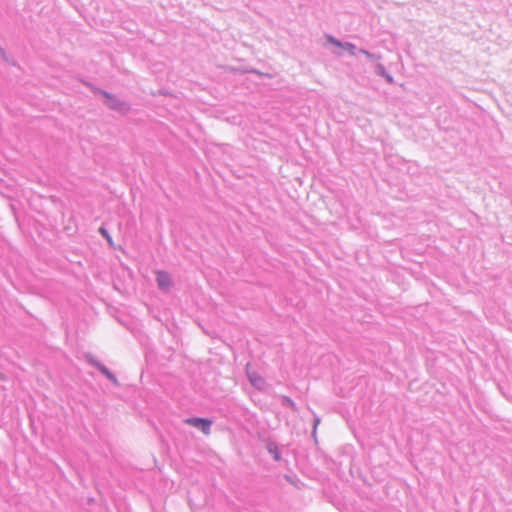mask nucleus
Wrapping results in <instances>:
<instances>
[{"mask_svg":"<svg viewBox=\"0 0 512 512\" xmlns=\"http://www.w3.org/2000/svg\"><path fill=\"white\" fill-rule=\"evenodd\" d=\"M99 232L107 239L108 243L110 245H112V238L110 237L109 233L107 232V230L103 227H101L99 229Z\"/></svg>","mask_w":512,"mask_h":512,"instance_id":"39448f33","label":"nucleus"},{"mask_svg":"<svg viewBox=\"0 0 512 512\" xmlns=\"http://www.w3.org/2000/svg\"><path fill=\"white\" fill-rule=\"evenodd\" d=\"M249 379H250V382L258 389L263 388L265 382H264V379L260 375H258L256 373H249Z\"/></svg>","mask_w":512,"mask_h":512,"instance_id":"7ed1b4c3","label":"nucleus"},{"mask_svg":"<svg viewBox=\"0 0 512 512\" xmlns=\"http://www.w3.org/2000/svg\"><path fill=\"white\" fill-rule=\"evenodd\" d=\"M108 104H109L112 108H120V106H121V105H118V104L116 103V101H112V100H111Z\"/></svg>","mask_w":512,"mask_h":512,"instance_id":"0eeeda50","label":"nucleus"},{"mask_svg":"<svg viewBox=\"0 0 512 512\" xmlns=\"http://www.w3.org/2000/svg\"><path fill=\"white\" fill-rule=\"evenodd\" d=\"M345 47L348 48L349 50H353L354 49V46L352 44H349V43H347L345 45Z\"/></svg>","mask_w":512,"mask_h":512,"instance_id":"1a4fd4ad","label":"nucleus"},{"mask_svg":"<svg viewBox=\"0 0 512 512\" xmlns=\"http://www.w3.org/2000/svg\"><path fill=\"white\" fill-rule=\"evenodd\" d=\"M267 449H268V452L273 456V458L276 461H279L281 459L279 449L275 444H273V443L268 444Z\"/></svg>","mask_w":512,"mask_h":512,"instance_id":"20e7f679","label":"nucleus"},{"mask_svg":"<svg viewBox=\"0 0 512 512\" xmlns=\"http://www.w3.org/2000/svg\"><path fill=\"white\" fill-rule=\"evenodd\" d=\"M0 52L3 53L2 49L0 48Z\"/></svg>","mask_w":512,"mask_h":512,"instance_id":"9d476101","label":"nucleus"},{"mask_svg":"<svg viewBox=\"0 0 512 512\" xmlns=\"http://www.w3.org/2000/svg\"><path fill=\"white\" fill-rule=\"evenodd\" d=\"M156 280L159 288L162 290H168L172 285L170 275L164 271H158L156 273Z\"/></svg>","mask_w":512,"mask_h":512,"instance_id":"f03ea898","label":"nucleus"},{"mask_svg":"<svg viewBox=\"0 0 512 512\" xmlns=\"http://www.w3.org/2000/svg\"><path fill=\"white\" fill-rule=\"evenodd\" d=\"M185 423L195 428L201 429L205 435L210 434L212 422L209 419L194 417L186 419Z\"/></svg>","mask_w":512,"mask_h":512,"instance_id":"f257e3e1","label":"nucleus"},{"mask_svg":"<svg viewBox=\"0 0 512 512\" xmlns=\"http://www.w3.org/2000/svg\"><path fill=\"white\" fill-rule=\"evenodd\" d=\"M101 371L110 379H114L113 376L110 374V372L106 368H102Z\"/></svg>","mask_w":512,"mask_h":512,"instance_id":"423d86ee","label":"nucleus"},{"mask_svg":"<svg viewBox=\"0 0 512 512\" xmlns=\"http://www.w3.org/2000/svg\"><path fill=\"white\" fill-rule=\"evenodd\" d=\"M330 41H331L333 44L337 45V46H340V47H342V46H343L340 42H338L337 40H335V39H333V38H330Z\"/></svg>","mask_w":512,"mask_h":512,"instance_id":"6e6552de","label":"nucleus"}]
</instances>
